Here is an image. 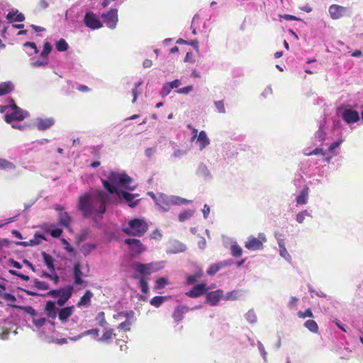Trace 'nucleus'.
I'll use <instances>...</instances> for the list:
<instances>
[{
  "mask_svg": "<svg viewBox=\"0 0 363 363\" xmlns=\"http://www.w3.org/2000/svg\"><path fill=\"white\" fill-rule=\"evenodd\" d=\"M108 179H102V184L109 194L102 190H90L79 196L77 208L85 218H101L106 212V203L111 200L115 203H118L125 200L130 207L135 206L139 199L135 200L139 195L130 194L119 189L117 186H121L128 190L133 191L135 186H130L128 184L132 179L125 173L111 172Z\"/></svg>",
  "mask_w": 363,
  "mask_h": 363,
  "instance_id": "f257e3e1",
  "label": "nucleus"
},
{
  "mask_svg": "<svg viewBox=\"0 0 363 363\" xmlns=\"http://www.w3.org/2000/svg\"><path fill=\"white\" fill-rule=\"evenodd\" d=\"M0 112L5 113L4 118L6 123H11L12 128L18 129H21L22 126L12 123L15 121H22L28 116V112L18 107L13 99H10L5 105H0Z\"/></svg>",
  "mask_w": 363,
  "mask_h": 363,
  "instance_id": "f03ea898",
  "label": "nucleus"
},
{
  "mask_svg": "<svg viewBox=\"0 0 363 363\" xmlns=\"http://www.w3.org/2000/svg\"><path fill=\"white\" fill-rule=\"evenodd\" d=\"M191 203V201L177 196H168L164 194H157L156 205L162 211L167 212L172 205H182Z\"/></svg>",
  "mask_w": 363,
  "mask_h": 363,
  "instance_id": "7ed1b4c3",
  "label": "nucleus"
},
{
  "mask_svg": "<svg viewBox=\"0 0 363 363\" xmlns=\"http://www.w3.org/2000/svg\"><path fill=\"white\" fill-rule=\"evenodd\" d=\"M147 229L148 225L144 219L134 218L130 220L122 230L128 235L140 237L147 232Z\"/></svg>",
  "mask_w": 363,
  "mask_h": 363,
  "instance_id": "20e7f679",
  "label": "nucleus"
},
{
  "mask_svg": "<svg viewBox=\"0 0 363 363\" xmlns=\"http://www.w3.org/2000/svg\"><path fill=\"white\" fill-rule=\"evenodd\" d=\"M164 267V262H155L149 264H141L135 262L133 264V268L140 274L144 276L150 275V274L157 272Z\"/></svg>",
  "mask_w": 363,
  "mask_h": 363,
  "instance_id": "39448f33",
  "label": "nucleus"
},
{
  "mask_svg": "<svg viewBox=\"0 0 363 363\" xmlns=\"http://www.w3.org/2000/svg\"><path fill=\"white\" fill-rule=\"evenodd\" d=\"M267 241L266 236L264 233L258 234V238L250 236L245 243V247L249 250H259L263 248V242Z\"/></svg>",
  "mask_w": 363,
  "mask_h": 363,
  "instance_id": "423d86ee",
  "label": "nucleus"
},
{
  "mask_svg": "<svg viewBox=\"0 0 363 363\" xmlns=\"http://www.w3.org/2000/svg\"><path fill=\"white\" fill-rule=\"evenodd\" d=\"M328 11L331 18L333 20L339 19L343 16H350L352 13L350 8L337 4H332L329 7Z\"/></svg>",
  "mask_w": 363,
  "mask_h": 363,
  "instance_id": "0eeeda50",
  "label": "nucleus"
},
{
  "mask_svg": "<svg viewBox=\"0 0 363 363\" xmlns=\"http://www.w3.org/2000/svg\"><path fill=\"white\" fill-rule=\"evenodd\" d=\"M224 294L221 289H217L206 293V303L211 306H218L221 299L223 300Z\"/></svg>",
  "mask_w": 363,
  "mask_h": 363,
  "instance_id": "6e6552de",
  "label": "nucleus"
},
{
  "mask_svg": "<svg viewBox=\"0 0 363 363\" xmlns=\"http://www.w3.org/2000/svg\"><path fill=\"white\" fill-rule=\"evenodd\" d=\"M84 22L86 27L92 30L99 29L103 26L99 18L93 12H87L85 14Z\"/></svg>",
  "mask_w": 363,
  "mask_h": 363,
  "instance_id": "1a4fd4ad",
  "label": "nucleus"
},
{
  "mask_svg": "<svg viewBox=\"0 0 363 363\" xmlns=\"http://www.w3.org/2000/svg\"><path fill=\"white\" fill-rule=\"evenodd\" d=\"M117 9H111L110 11L103 13L101 17L106 26L113 29L115 28L118 22Z\"/></svg>",
  "mask_w": 363,
  "mask_h": 363,
  "instance_id": "9d476101",
  "label": "nucleus"
},
{
  "mask_svg": "<svg viewBox=\"0 0 363 363\" xmlns=\"http://www.w3.org/2000/svg\"><path fill=\"white\" fill-rule=\"evenodd\" d=\"M125 243L130 246L133 255L140 254L146 250L145 247L138 239L127 238L125 240Z\"/></svg>",
  "mask_w": 363,
  "mask_h": 363,
  "instance_id": "9b49d317",
  "label": "nucleus"
},
{
  "mask_svg": "<svg viewBox=\"0 0 363 363\" xmlns=\"http://www.w3.org/2000/svg\"><path fill=\"white\" fill-rule=\"evenodd\" d=\"M59 299L57 301V304L62 306L71 297L73 291V287L67 286L60 289Z\"/></svg>",
  "mask_w": 363,
  "mask_h": 363,
  "instance_id": "f8f14e48",
  "label": "nucleus"
},
{
  "mask_svg": "<svg viewBox=\"0 0 363 363\" xmlns=\"http://www.w3.org/2000/svg\"><path fill=\"white\" fill-rule=\"evenodd\" d=\"M342 117L347 123H355L359 120L358 112L351 108L344 109Z\"/></svg>",
  "mask_w": 363,
  "mask_h": 363,
  "instance_id": "ddd939ff",
  "label": "nucleus"
},
{
  "mask_svg": "<svg viewBox=\"0 0 363 363\" xmlns=\"http://www.w3.org/2000/svg\"><path fill=\"white\" fill-rule=\"evenodd\" d=\"M207 291L206 284L201 283L193 287L191 290L186 293V295L191 298H197Z\"/></svg>",
  "mask_w": 363,
  "mask_h": 363,
  "instance_id": "4468645a",
  "label": "nucleus"
},
{
  "mask_svg": "<svg viewBox=\"0 0 363 363\" xmlns=\"http://www.w3.org/2000/svg\"><path fill=\"white\" fill-rule=\"evenodd\" d=\"M55 210L59 211L58 220L60 224L67 228L71 222V217L69 216L68 213L64 211L63 208L60 205H57L55 206Z\"/></svg>",
  "mask_w": 363,
  "mask_h": 363,
  "instance_id": "2eb2a0df",
  "label": "nucleus"
},
{
  "mask_svg": "<svg viewBox=\"0 0 363 363\" xmlns=\"http://www.w3.org/2000/svg\"><path fill=\"white\" fill-rule=\"evenodd\" d=\"M73 276L74 284L84 285V286H86V282L82 279V277L84 275L81 271L80 264L79 263H77L74 265Z\"/></svg>",
  "mask_w": 363,
  "mask_h": 363,
  "instance_id": "dca6fc26",
  "label": "nucleus"
},
{
  "mask_svg": "<svg viewBox=\"0 0 363 363\" xmlns=\"http://www.w3.org/2000/svg\"><path fill=\"white\" fill-rule=\"evenodd\" d=\"M57 302H53L52 301H48L46 303L45 307V313L48 318H55L59 313V309L56 307L55 304Z\"/></svg>",
  "mask_w": 363,
  "mask_h": 363,
  "instance_id": "f3484780",
  "label": "nucleus"
},
{
  "mask_svg": "<svg viewBox=\"0 0 363 363\" xmlns=\"http://www.w3.org/2000/svg\"><path fill=\"white\" fill-rule=\"evenodd\" d=\"M55 123V120L52 118H38L36 119V126L38 130H43L48 129L52 126Z\"/></svg>",
  "mask_w": 363,
  "mask_h": 363,
  "instance_id": "a211bd4d",
  "label": "nucleus"
},
{
  "mask_svg": "<svg viewBox=\"0 0 363 363\" xmlns=\"http://www.w3.org/2000/svg\"><path fill=\"white\" fill-rule=\"evenodd\" d=\"M196 143L199 145V150L201 151L205 149L210 144V140L204 130H201L199 133Z\"/></svg>",
  "mask_w": 363,
  "mask_h": 363,
  "instance_id": "6ab92c4d",
  "label": "nucleus"
},
{
  "mask_svg": "<svg viewBox=\"0 0 363 363\" xmlns=\"http://www.w3.org/2000/svg\"><path fill=\"white\" fill-rule=\"evenodd\" d=\"M196 174L199 177L203 178L204 180L208 181L212 179V175L207 166L203 164H199Z\"/></svg>",
  "mask_w": 363,
  "mask_h": 363,
  "instance_id": "aec40b11",
  "label": "nucleus"
},
{
  "mask_svg": "<svg viewBox=\"0 0 363 363\" xmlns=\"http://www.w3.org/2000/svg\"><path fill=\"white\" fill-rule=\"evenodd\" d=\"M74 312V306L66 307L59 310V319L62 323L67 321V319L72 315Z\"/></svg>",
  "mask_w": 363,
  "mask_h": 363,
  "instance_id": "412c9836",
  "label": "nucleus"
},
{
  "mask_svg": "<svg viewBox=\"0 0 363 363\" xmlns=\"http://www.w3.org/2000/svg\"><path fill=\"white\" fill-rule=\"evenodd\" d=\"M309 194V188L307 186H303L301 190L299 195L296 196V201L298 204L305 205L308 203Z\"/></svg>",
  "mask_w": 363,
  "mask_h": 363,
  "instance_id": "4be33fe9",
  "label": "nucleus"
},
{
  "mask_svg": "<svg viewBox=\"0 0 363 363\" xmlns=\"http://www.w3.org/2000/svg\"><path fill=\"white\" fill-rule=\"evenodd\" d=\"M42 257L43 259L44 264L47 266L48 269L50 270V272H55V267L54 265L55 259L52 258V256L47 254L45 252H42Z\"/></svg>",
  "mask_w": 363,
  "mask_h": 363,
  "instance_id": "5701e85b",
  "label": "nucleus"
},
{
  "mask_svg": "<svg viewBox=\"0 0 363 363\" xmlns=\"http://www.w3.org/2000/svg\"><path fill=\"white\" fill-rule=\"evenodd\" d=\"M93 297V293L90 290L86 291L85 294L81 297L77 303L78 307L89 306L91 303V299Z\"/></svg>",
  "mask_w": 363,
  "mask_h": 363,
  "instance_id": "b1692460",
  "label": "nucleus"
},
{
  "mask_svg": "<svg viewBox=\"0 0 363 363\" xmlns=\"http://www.w3.org/2000/svg\"><path fill=\"white\" fill-rule=\"evenodd\" d=\"M242 290H233L226 293L224 295L223 300L225 301H235L240 298L243 296Z\"/></svg>",
  "mask_w": 363,
  "mask_h": 363,
  "instance_id": "393cba45",
  "label": "nucleus"
},
{
  "mask_svg": "<svg viewBox=\"0 0 363 363\" xmlns=\"http://www.w3.org/2000/svg\"><path fill=\"white\" fill-rule=\"evenodd\" d=\"M189 311V308L184 306H177L173 313V318L176 321H179L182 319L183 315Z\"/></svg>",
  "mask_w": 363,
  "mask_h": 363,
  "instance_id": "a878e982",
  "label": "nucleus"
},
{
  "mask_svg": "<svg viewBox=\"0 0 363 363\" xmlns=\"http://www.w3.org/2000/svg\"><path fill=\"white\" fill-rule=\"evenodd\" d=\"M6 18L11 21L22 22L25 20V17L23 13H18L17 10H12L7 16Z\"/></svg>",
  "mask_w": 363,
  "mask_h": 363,
  "instance_id": "bb28decb",
  "label": "nucleus"
},
{
  "mask_svg": "<svg viewBox=\"0 0 363 363\" xmlns=\"http://www.w3.org/2000/svg\"><path fill=\"white\" fill-rule=\"evenodd\" d=\"M14 89V84L10 82L0 83V96L11 92Z\"/></svg>",
  "mask_w": 363,
  "mask_h": 363,
  "instance_id": "cd10ccee",
  "label": "nucleus"
},
{
  "mask_svg": "<svg viewBox=\"0 0 363 363\" xmlns=\"http://www.w3.org/2000/svg\"><path fill=\"white\" fill-rule=\"evenodd\" d=\"M104 328V333L103 335L101 337L97 338V341L99 342H108L111 339H112V337L113 335V330L108 328L106 326Z\"/></svg>",
  "mask_w": 363,
  "mask_h": 363,
  "instance_id": "c85d7f7f",
  "label": "nucleus"
},
{
  "mask_svg": "<svg viewBox=\"0 0 363 363\" xmlns=\"http://www.w3.org/2000/svg\"><path fill=\"white\" fill-rule=\"evenodd\" d=\"M279 254L285 260L290 262L291 257L282 242H279Z\"/></svg>",
  "mask_w": 363,
  "mask_h": 363,
  "instance_id": "c756f323",
  "label": "nucleus"
},
{
  "mask_svg": "<svg viewBox=\"0 0 363 363\" xmlns=\"http://www.w3.org/2000/svg\"><path fill=\"white\" fill-rule=\"evenodd\" d=\"M304 326L311 332L317 333L318 331V326L316 322L313 320H308L305 322Z\"/></svg>",
  "mask_w": 363,
  "mask_h": 363,
  "instance_id": "7c9ffc66",
  "label": "nucleus"
},
{
  "mask_svg": "<svg viewBox=\"0 0 363 363\" xmlns=\"http://www.w3.org/2000/svg\"><path fill=\"white\" fill-rule=\"evenodd\" d=\"M96 245L93 243H86L81 247V252L84 256L89 255L95 248Z\"/></svg>",
  "mask_w": 363,
  "mask_h": 363,
  "instance_id": "2f4dec72",
  "label": "nucleus"
},
{
  "mask_svg": "<svg viewBox=\"0 0 363 363\" xmlns=\"http://www.w3.org/2000/svg\"><path fill=\"white\" fill-rule=\"evenodd\" d=\"M16 168V166L11 162L0 158V169L5 170H12Z\"/></svg>",
  "mask_w": 363,
  "mask_h": 363,
  "instance_id": "473e14b6",
  "label": "nucleus"
},
{
  "mask_svg": "<svg viewBox=\"0 0 363 363\" xmlns=\"http://www.w3.org/2000/svg\"><path fill=\"white\" fill-rule=\"evenodd\" d=\"M203 276V271L201 269H199L194 274L190 275L187 277V284H194L198 279L201 278Z\"/></svg>",
  "mask_w": 363,
  "mask_h": 363,
  "instance_id": "72a5a7b5",
  "label": "nucleus"
},
{
  "mask_svg": "<svg viewBox=\"0 0 363 363\" xmlns=\"http://www.w3.org/2000/svg\"><path fill=\"white\" fill-rule=\"evenodd\" d=\"M186 250V246L183 243L180 242H175L174 245V248L168 250L169 253H178L181 252H184Z\"/></svg>",
  "mask_w": 363,
  "mask_h": 363,
  "instance_id": "f704fd0d",
  "label": "nucleus"
},
{
  "mask_svg": "<svg viewBox=\"0 0 363 363\" xmlns=\"http://www.w3.org/2000/svg\"><path fill=\"white\" fill-rule=\"evenodd\" d=\"M325 133L324 131V125L320 124L318 131L315 133V138L319 142L322 143L325 140Z\"/></svg>",
  "mask_w": 363,
  "mask_h": 363,
  "instance_id": "c9c22d12",
  "label": "nucleus"
},
{
  "mask_svg": "<svg viewBox=\"0 0 363 363\" xmlns=\"http://www.w3.org/2000/svg\"><path fill=\"white\" fill-rule=\"evenodd\" d=\"M194 213V210L189 209V210L184 211V212L181 213L179 215V220L181 222H184V221L189 219L191 217H192Z\"/></svg>",
  "mask_w": 363,
  "mask_h": 363,
  "instance_id": "e433bc0d",
  "label": "nucleus"
},
{
  "mask_svg": "<svg viewBox=\"0 0 363 363\" xmlns=\"http://www.w3.org/2000/svg\"><path fill=\"white\" fill-rule=\"evenodd\" d=\"M96 320L98 322V325L102 328H106L108 325V323L105 318V314L104 312H99L96 316Z\"/></svg>",
  "mask_w": 363,
  "mask_h": 363,
  "instance_id": "4c0bfd02",
  "label": "nucleus"
},
{
  "mask_svg": "<svg viewBox=\"0 0 363 363\" xmlns=\"http://www.w3.org/2000/svg\"><path fill=\"white\" fill-rule=\"evenodd\" d=\"M33 286L39 290H48L50 286L45 281H40L37 279L33 280Z\"/></svg>",
  "mask_w": 363,
  "mask_h": 363,
  "instance_id": "58836bf2",
  "label": "nucleus"
},
{
  "mask_svg": "<svg viewBox=\"0 0 363 363\" xmlns=\"http://www.w3.org/2000/svg\"><path fill=\"white\" fill-rule=\"evenodd\" d=\"M230 249H231V254L233 256H234L235 257L241 256L242 250L236 242L233 243L231 245Z\"/></svg>",
  "mask_w": 363,
  "mask_h": 363,
  "instance_id": "ea45409f",
  "label": "nucleus"
},
{
  "mask_svg": "<svg viewBox=\"0 0 363 363\" xmlns=\"http://www.w3.org/2000/svg\"><path fill=\"white\" fill-rule=\"evenodd\" d=\"M221 269L219 262L212 264L210 265L207 270V274L210 276H213Z\"/></svg>",
  "mask_w": 363,
  "mask_h": 363,
  "instance_id": "a19ab883",
  "label": "nucleus"
},
{
  "mask_svg": "<svg viewBox=\"0 0 363 363\" xmlns=\"http://www.w3.org/2000/svg\"><path fill=\"white\" fill-rule=\"evenodd\" d=\"M245 317L250 323H255L257 322V315L253 310L248 311Z\"/></svg>",
  "mask_w": 363,
  "mask_h": 363,
  "instance_id": "79ce46f5",
  "label": "nucleus"
},
{
  "mask_svg": "<svg viewBox=\"0 0 363 363\" xmlns=\"http://www.w3.org/2000/svg\"><path fill=\"white\" fill-rule=\"evenodd\" d=\"M164 299L165 298L164 296H155L150 300V304L155 307H160Z\"/></svg>",
  "mask_w": 363,
  "mask_h": 363,
  "instance_id": "37998d69",
  "label": "nucleus"
},
{
  "mask_svg": "<svg viewBox=\"0 0 363 363\" xmlns=\"http://www.w3.org/2000/svg\"><path fill=\"white\" fill-rule=\"evenodd\" d=\"M56 48L59 52H63L67 50L68 44L64 39H60L56 43Z\"/></svg>",
  "mask_w": 363,
  "mask_h": 363,
  "instance_id": "c03bdc74",
  "label": "nucleus"
},
{
  "mask_svg": "<svg viewBox=\"0 0 363 363\" xmlns=\"http://www.w3.org/2000/svg\"><path fill=\"white\" fill-rule=\"evenodd\" d=\"M172 87L170 86V85L169 84L168 82H166L163 84V86L162 88V90L160 91V95L162 96V97H165L167 96L168 94H170L171 91H172Z\"/></svg>",
  "mask_w": 363,
  "mask_h": 363,
  "instance_id": "a18cd8bd",
  "label": "nucleus"
},
{
  "mask_svg": "<svg viewBox=\"0 0 363 363\" xmlns=\"http://www.w3.org/2000/svg\"><path fill=\"white\" fill-rule=\"evenodd\" d=\"M257 345L259 352L261 356L263 358L264 362H267V352H266V350L264 349V347L263 344L260 341H257Z\"/></svg>",
  "mask_w": 363,
  "mask_h": 363,
  "instance_id": "49530a36",
  "label": "nucleus"
},
{
  "mask_svg": "<svg viewBox=\"0 0 363 363\" xmlns=\"http://www.w3.org/2000/svg\"><path fill=\"white\" fill-rule=\"evenodd\" d=\"M46 322V318L43 317L37 318L35 316L33 318V323L38 328L42 327Z\"/></svg>",
  "mask_w": 363,
  "mask_h": 363,
  "instance_id": "de8ad7c7",
  "label": "nucleus"
},
{
  "mask_svg": "<svg viewBox=\"0 0 363 363\" xmlns=\"http://www.w3.org/2000/svg\"><path fill=\"white\" fill-rule=\"evenodd\" d=\"M51 50H52L51 44L48 42L45 43L43 46V50L42 52L40 53V56L42 57H47L48 54L51 52Z\"/></svg>",
  "mask_w": 363,
  "mask_h": 363,
  "instance_id": "09e8293b",
  "label": "nucleus"
},
{
  "mask_svg": "<svg viewBox=\"0 0 363 363\" xmlns=\"http://www.w3.org/2000/svg\"><path fill=\"white\" fill-rule=\"evenodd\" d=\"M140 287L141 291L143 293L146 294V293L148 292L149 286H148L147 281V280H146V279L145 277L140 278Z\"/></svg>",
  "mask_w": 363,
  "mask_h": 363,
  "instance_id": "8fccbe9b",
  "label": "nucleus"
},
{
  "mask_svg": "<svg viewBox=\"0 0 363 363\" xmlns=\"http://www.w3.org/2000/svg\"><path fill=\"white\" fill-rule=\"evenodd\" d=\"M310 214L307 211H303L299 212L296 217V220L298 223H302L305 220L306 216H309Z\"/></svg>",
  "mask_w": 363,
  "mask_h": 363,
  "instance_id": "3c124183",
  "label": "nucleus"
},
{
  "mask_svg": "<svg viewBox=\"0 0 363 363\" xmlns=\"http://www.w3.org/2000/svg\"><path fill=\"white\" fill-rule=\"evenodd\" d=\"M43 60H38L35 62H31V66L33 67H38L40 66H45L48 63V57H43Z\"/></svg>",
  "mask_w": 363,
  "mask_h": 363,
  "instance_id": "603ef678",
  "label": "nucleus"
},
{
  "mask_svg": "<svg viewBox=\"0 0 363 363\" xmlns=\"http://www.w3.org/2000/svg\"><path fill=\"white\" fill-rule=\"evenodd\" d=\"M304 154L306 155H323L325 156L327 155V150L323 151V150L322 148L317 147V148L314 149L312 152H307L306 150H305Z\"/></svg>",
  "mask_w": 363,
  "mask_h": 363,
  "instance_id": "864d4df0",
  "label": "nucleus"
},
{
  "mask_svg": "<svg viewBox=\"0 0 363 363\" xmlns=\"http://www.w3.org/2000/svg\"><path fill=\"white\" fill-rule=\"evenodd\" d=\"M193 85H189L185 87L178 89L175 91L179 94H188L193 90Z\"/></svg>",
  "mask_w": 363,
  "mask_h": 363,
  "instance_id": "5fc2aeb1",
  "label": "nucleus"
},
{
  "mask_svg": "<svg viewBox=\"0 0 363 363\" xmlns=\"http://www.w3.org/2000/svg\"><path fill=\"white\" fill-rule=\"evenodd\" d=\"M298 316L301 318H306V317L313 318V314L310 308L306 309L305 311H298Z\"/></svg>",
  "mask_w": 363,
  "mask_h": 363,
  "instance_id": "6e6d98bb",
  "label": "nucleus"
},
{
  "mask_svg": "<svg viewBox=\"0 0 363 363\" xmlns=\"http://www.w3.org/2000/svg\"><path fill=\"white\" fill-rule=\"evenodd\" d=\"M167 283L168 281L167 279L163 277L160 278L156 281L155 288L158 289H162L167 284Z\"/></svg>",
  "mask_w": 363,
  "mask_h": 363,
  "instance_id": "4d7b16f0",
  "label": "nucleus"
},
{
  "mask_svg": "<svg viewBox=\"0 0 363 363\" xmlns=\"http://www.w3.org/2000/svg\"><path fill=\"white\" fill-rule=\"evenodd\" d=\"M187 154V151L184 150L175 149L172 153V157L174 158H181Z\"/></svg>",
  "mask_w": 363,
  "mask_h": 363,
  "instance_id": "13d9d810",
  "label": "nucleus"
},
{
  "mask_svg": "<svg viewBox=\"0 0 363 363\" xmlns=\"http://www.w3.org/2000/svg\"><path fill=\"white\" fill-rule=\"evenodd\" d=\"M215 106L218 111L221 113H225V106L223 101H217L214 102Z\"/></svg>",
  "mask_w": 363,
  "mask_h": 363,
  "instance_id": "bf43d9fd",
  "label": "nucleus"
},
{
  "mask_svg": "<svg viewBox=\"0 0 363 363\" xmlns=\"http://www.w3.org/2000/svg\"><path fill=\"white\" fill-rule=\"evenodd\" d=\"M99 333V329L93 328V329L85 330L84 332L82 333V335L84 337L87 336V335H95L98 336Z\"/></svg>",
  "mask_w": 363,
  "mask_h": 363,
  "instance_id": "052dcab7",
  "label": "nucleus"
},
{
  "mask_svg": "<svg viewBox=\"0 0 363 363\" xmlns=\"http://www.w3.org/2000/svg\"><path fill=\"white\" fill-rule=\"evenodd\" d=\"M89 234V228L84 229L82 231L81 234L79 235V240L80 242L85 240L86 239V238L88 237Z\"/></svg>",
  "mask_w": 363,
  "mask_h": 363,
  "instance_id": "680f3d73",
  "label": "nucleus"
},
{
  "mask_svg": "<svg viewBox=\"0 0 363 363\" xmlns=\"http://www.w3.org/2000/svg\"><path fill=\"white\" fill-rule=\"evenodd\" d=\"M140 84H141V82L135 84V87L132 90V94L133 96V99L132 101L133 103H135L137 100L138 94L137 89Z\"/></svg>",
  "mask_w": 363,
  "mask_h": 363,
  "instance_id": "e2e57ef3",
  "label": "nucleus"
},
{
  "mask_svg": "<svg viewBox=\"0 0 363 363\" xmlns=\"http://www.w3.org/2000/svg\"><path fill=\"white\" fill-rule=\"evenodd\" d=\"M130 323L128 320H125L118 325V328L121 330H125L129 331L130 330Z\"/></svg>",
  "mask_w": 363,
  "mask_h": 363,
  "instance_id": "0e129e2a",
  "label": "nucleus"
},
{
  "mask_svg": "<svg viewBox=\"0 0 363 363\" xmlns=\"http://www.w3.org/2000/svg\"><path fill=\"white\" fill-rule=\"evenodd\" d=\"M341 143H342V140H339V141H335V142H334L333 143H332V144L330 145V147H328V149L327 150V152H331V153H332V152H333V151L335 149L337 148V147L340 146V145L341 144Z\"/></svg>",
  "mask_w": 363,
  "mask_h": 363,
  "instance_id": "69168bd1",
  "label": "nucleus"
},
{
  "mask_svg": "<svg viewBox=\"0 0 363 363\" xmlns=\"http://www.w3.org/2000/svg\"><path fill=\"white\" fill-rule=\"evenodd\" d=\"M62 233V230L60 228H53L50 231V234L54 238H59Z\"/></svg>",
  "mask_w": 363,
  "mask_h": 363,
  "instance_id": "338daca9",
  "label": "nucleus"
},
{
  "mask_svg": "<svg viewBox=\"0 0 363 363\" xmlns=\"http://www.w3.org/2000/svg\"><path fill=\"white\" fill-rule=\"evenodd\" d=\"M156 152V147H148L145 150V156L150 158Z\"/></svg>",
  "mask_w": 363,
  "mask_h": 363,
  "instance_id": "774afa93",
  "label": "nucleus"
}]
</instances>
